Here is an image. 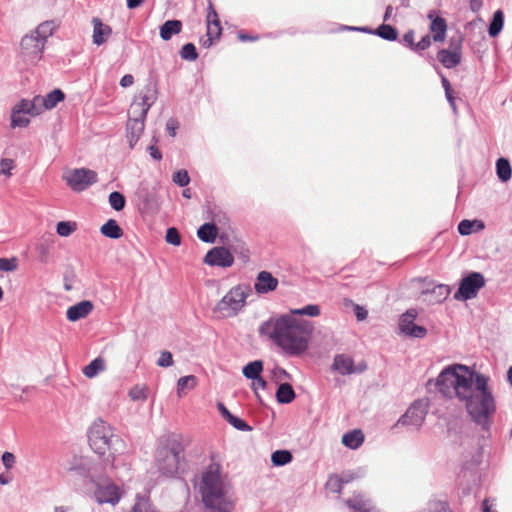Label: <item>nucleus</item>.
I'll return each mask as SVG.
<instances>
[{"instance_id":"1","label":"nucleus","mask_w":512,"mask_h":512,"mask_svg":"<svg viewBox=\"0 0 512 512\" xmlns=\"http://www.w3.org/2000/svg\"><path fill=\"white\" fill-rule=\"evenodd\" d=\"M437 390L447 398L464 403L474 422L486 428L496 411V404L488 388L487 378L462 364L444 368L436 379Z\"/></svg>"},{"instance_id":"2","label":"nucleus","mask_w":512,"mask_h":512,"mask_svg":"<svg viewBox=\"0 0 512 512\" xmlns=\"http://www.w3.org/2000/svg\"><path fill=\"white\" fill-rule=\"evenodd\" d=\"M314 330L310 321L297 319L290 314L264 322L259 332L267 336L286 354L297 356L304 353Z\"/></svg>"},{"instance_id":"3","label":"nucleus","mask_w":512,"mask_h":512,"mask_svg":"<svg viewBox=\"0 0 512 512\" xmlns=\"http://www.w3.org/2000/svg\"><path fill=\"white\" fill-rule=\"evenodd\" d=\"M205 506L217 512H230L232 503L226 499V488L218 463H211L203 473L200 487Z\"/></svg>"},{"instance_id":"4","label":"nucleus","mask_w":512,"mask_h":512,"mask_svg":"<svg viewBox=\"0 0 512 512\" xmlns=\"http://www.w3.org/2000/svg\"><path fill=\"white\" fill-rule=\"evenodd\" d=\"M112 427L103 420L95 421L89 429L88 439L91 449L103 458V462L115 466L116 457L111 452L113 441Z\"/></svg>"},{"instance_id":"5","label":"nucleus","mask_w":512,"mask_h":512,"mask_svg":"<svg viewBox=\"0 0 512 512\" xmlns=\"http://www.w3.org/2000/svg\"><path fill=\"white\" fill-rule=\"evenodd\" d=\"M248 293L245 288L237 285L232 287L227 294L216 304L213 313L217 318H230L238 314L245 306Z\"/></svg>"},{"instance_id":"6","label":"nucleus","mask_w":512,"mask_h":512,"mask_svg":"<svg viewBox=\"0 0 512 512\" xmlns=\"http://www.w3.org/2000/svg\"><path fill=\"white\" fill-rule=\"evenodd\" d=\"M183 458V450L180 447H162L156 456L158 469L165 476H173L178 473Z\"/></svg>"},{"instance_id":"7","label":"nucleus","mask_w":512,"mask_h":512,"mask_svg":"<svg viewBox=\"0 0 512 512\" xmlns=\"http://www.w3.org/2000/svg\"><path fill=\"white\" fill-rule=\"evenodd\" d=\"M155 91L152 87L146 86L135 97L128 110V119L145 121L146 115L155 101Z\"/></svg>"},{"instance_id":"8","label":"nucleus","mask_w":512,"mask_h":512,"mask_svg":"<svg viewBox=\"0 0 512 512\" xmlns=\"http://www.w3.org/2000/svg\"><path fill=\"white\" fill-rule=\"evenodd\" d=\"M428 412V402L420 399L414 401L407 409L405 414L393 426L394 429L399 426H407L418 429L425 420Z\"/></svg>"},{"instance_id":"9","label":"nucleus","mask_w":512,"mask_h":512,"mask_svg":"<svg viewBox=\"0 0 512 512\" xmlns=\"http://www.w3.org/2000/svg\"><path fill=\"white\" fill-rule=\"evenodd\" d=\"M484 285L485 279L483 275L478 272H472L461 280L459 288L454 294V298L457 300L474 298Z\"/></svg>"},{"instance_id":"10","label":"nucleus","mask_w":512,"mask_h":512,"mask_svg":"<svg viewBox=\"0 0 512 512\" xmlns=\"http://www.w3.org/2000/svg\"><path fill=\"white\" fill-rule=\"evenodd\" d=\"M462 43V36L459 34L454 35L450 39L449 48L442 49L438 52L437 58L444 67L454 68L460 63L462 56Z\"/></svg>"},{"instance_id":"11","label":"nucleus","mask_w":512,"mask_h":512,"mask_svg":"<svg viewBox=\"0 0 512 512\" xmlns=\"http://www.w3.org/2000/svg\"><path fill=\"white\" fill-rule=\"evenodd\" d=\"M121 488L111 480L99 482L96 484L94 496L99 504L116 505L122 498Z\"/></svg>"},{"instance_id":"12","label":"nucleus","mask_w":512,"mask_h":512,"mask_svg":"<svg viewBox=\"0 0 512 512\" xmlns=\"http://www.w3.org/2000/svg\"><path fill=\"white\" fill-rule=\"evenodd\" d=\"M331 369L340 375L358 374L367 369V363L364 360L355 363L350 355L342 353L334 356Z\"/></svg>"},{"instance_id":"13","label":"nucleus","mask_w":512,"mask_h":512,"mask_svg":"<svg viewBox=\"0 0 512 512\" xmlns=\"http://www.w3.org/2000/svg\"><path fill=\"white\" fill-rule=\"evenodd\" d=\"M67 184L74 191H83L90 185L97 182V173L90 169H75L71 171L66 177Z\"/></svg>"},{"instance_id":"14","label":"nucleus","mask_w":512,"mask_h":512,"mask_svg":"<svg viewBox=\"0 0 512 512\" xmlns=\"http://www.w3.org/2000/svg\"><path fill=\"white\" fill-rule=\"evenodd\" d=\"M45 42L42 34H25L20 42L22 54L30 60L39 59Z\"/></svg>"},{"instance_id":"15","label":"nucleus","mask_w":512,"mask_h":512,"mask_svg":"<svg viewBox=\"0 0 512 512\" xmlns=\"http://www.w3.org/2000/svg\"><path fill=\"white\" fill-rule=\"evenodd\" d=\"M416 316L417 313L415 310H408L401 316L399 328L402 333L408 336L423 338L426 336L427 330L425 327L416 325L414 323Z\"/></svg>"},{"instance_id":"16","label":"nucleus","mask_w":512,"mask_h":512,"mask_svg":"<svg viewBox=\"0 0 512 512\" xmlns=\"http://www.w3.org/2000/svg\"><path fill=\"white\" fill-rule=\"evenodd\" d=\"M204 262L210 266L230 267L234 257L228 249L214 247L206 254Z\"/></svg>"},{"instance_id":"17","label":"nucleus","mask_w":512,"mask_h":512,"mask_svg":"<svg viewBox=\"0 0 512 512\" xmlns=\"http://www.w3.org/2000/svg\"><path fill=\"white\" fill-rule=\"evenodd\" d=\"M279 281L271 272L263 270L257 274L254 283V289L257 294H268L277 289Z\"/></svg>"},{"instance_id":"18","label":"nucleus","mask_w":512,"mask_h":512,"mask_svg":"<svg viewBox=\"0 0 512 512\" xmlns=\"http://www.w3.org/2000/svg\"><path fill=\"white\" fill-rule=\"evenodd\" d=\"M401 41L415 51H423L431 44L429 34H402Z\"/></svg>"},{"instance_id":"19","label":"nucleus","mask_w":512,"mask_h":512,"mask_svg":"<svg viewBox=\"0 0 512 512\" xmlns=\"http://www.w3.org/2000/svg\"><path fill=\"white\" fill-rule=\"evenodd\" d=\"M93 310V303L89 300L81 301L68 308L66 316L69 321L75 322L87 317Z\"/></svg>"},{"instance_id":"20","label":"nucleus","mask_w":512,"mask_h":512,"mask_svg":"<svg viewBox=\"0 0 512 512\" xmlns=\"http://www.w3.org/2000/svg\"><path fill=\"white\" fill-rule=\"evenodd\" d=\"M65 98L64 93L60 89H55L48 93L46 96H36V102L39 103L42 112L45 110L53 109L57 104Z\"/></svg>"},{"instance_id":"21","label":"nucleus","mask_w":512,"mask_h":512,"mask_svg":"<svg viewBox=\"0 0 512 512\" xmlns=\"http://www.w3.org/2000/svg\"><path fill=\"white\" fill-rule=\"evenodd\" d=\"M144 122L145 121L128 119L127 126H126V132H127V139L129 141L131 148H133V146L140 139V137L144 131V127H145Z\"/></svg>"},{"instance_id":"22","label":"nucleus","mask_w":512,"mask_h":512,"mask_svg":"<svg viewBox=\"0 0 512 512\" xmlns=\"http://www.w3.org/2000/svg\"><path fill=\"white\" fill-rule=\"evenodd\" d=\"M13 108L22 114H27L30 116H37L42 113L39 103L36 102V96L32 100L22 99Z\"/></svg>"},{"instance_id":"23","label":"nucleus","mask_w":512,"mask_h":512,"mask_svg":"<svg viewBox=\"0 0 512 512\" xmlns=\"http://www.w3.org/2000/svg\"><path fill=\"white\" fill-rule=\"evenodd\" d=\"M206 22L207 32H222L223 27L211 1L208 3Z\"/></svg>"},{"instance_id":"24","label":"nucleus","mask_w":512,"mask_h":512,"mask_svg":"<svg viewBox=\"0 0 512 512\" xmlns=\"http://www.w3.org/2000/svg\"><path fill=\"white\" fill-rule=\"evenodd\" d=\"M106 369L105 360L101 357H97L92 360L88 365L83 367L82 372L85 377L91 379L97 376L100 372Z\"/></svg>"},{"instance_id":"25","label":"nucleus","mask_w":512,"mask_h":512,"mask_svg":"<svg viewBox=\"0 0 512 512\" xmlns=\"http://www.w3.org/2000/svg\"><path fill=\"white\" fill-rule=\"evenodd\" d=\"M101 233L111 239H119L123 236V230L114 219H109L100 228Z\"/></svg>"},{"instance_id":"26","label":"nucleus","mask_w":512,"mask_h":512,"mask_svg":"<svg viewBox=\"0 0 512 512\" xmlns=\"http://www.w3.org/2000/svg\"><path fill=\"white\" fill-rule=\"evenodd\" d=\"M218 235V228L211 223H205L197 231L200 240L207 243H213Z\"/></svg>"},{"instance_id":"27","label":"nucleus","mask_w":512,"mask_h":512,"mask_svg":"<svg viewBox=\"0 0 512 512\" xmlns=\"http://www.w3.org/2000/svg\"><path fill=\"white\" fill-rule=\"evenodd\" d=\"M364 441V435L361 430H353L345 433L342 437V443L348 448L356 449Z\"/></svg>"},{"instance_id":"28","label":"nucleus","mask_w":512,"mask_h":512,"mask_svg":"<svg viewBox=\"0 0 512 512\" xmlns=\"http://www.w3.org/2000/svg\"><path fill=\"white\" fill-rule=\"evenodd\" d=\"M484 223L480 220H462L458 225V232L461 235H469L473 232L484 229Z\"/></svg>"},{"instance_id":"29","label":"nucleus","mask_w":512,"mask_h":512,"mask_svg":"<svg viewBox=\"0 0 512 512\" xmlns=\"http://www.w3.org/2000/svg\"><path fill=\"white\" fill-rule=\"evenodd\" d=\"M197 385V378L194 375L181 377L177 382V394L179 397L186 395L187 391L194 389Z\"/></svg>"},{"instance_id":"30","label":"nucleus","mask_w":512,"mask_h":512,"mask_svg":"<svg viewBox=\"0 0 512 512\" xmlns=\"http://www.w3.org/2000/svg\"><path fill=\"white\" fill-rule=\"evenodd\" d=\"M276 398L279 403L288 404L295 398L293 387L289 383H283L278 387Z\"/></svg>"},{"instance_id":"31","label":"nucleus","mask_w":512,"mask_h":512,"mask_svg":"<svg viewBox=\"0 0 512 512\" xmlns=\"http://www.w3.org/2000/svg\"><path fill=\"white\" fill-rule=\"evenodd\" d=\"M428 294L431 296V300L441 303L449 296L450 288L448 285L439 284L429 290Z\"/></svg>"},{"instance_id":"32","label":"nucleus","mask_w":512,"mask_h":512,"mask_svg":"<svg viewBox=\"0 0 512 512\" xmlns=\"http://www.w3.org/2000/svg\"><path fill=\"white\" fill-rule=\"evenodd\" d=\"M263 371V363L260 360H256L253 362H249L247 365L243 368V375L248 379L257 378L258 376H261V373Z\"/></svg>"},{"instance_id":"33","label":"nucleus","mask_w":512,"mask_h":512,"mask_svg":"<svg viewBox=\"0 0 512 512\" xmlns=\"http://www.w3.org/2000/svg\"><path fill=\"white\" fill-rule=\"evenodd\" d=\"M496 169L499 179L503 182H506L511 178L512 170L507 159L499 158L496 163Z\"/></svg>"},{"instance_id":"34","label":"nucleus","mask_w":512,"mask_h":512,"mask_svg":"<svg viewBox=\"0 0 512 512\" xmlns=\"http://www.w3.org/2000/svg\"><path fill=\"white\" fill-rule=\"evenodd\" d=\"M149 389L146 385H136L129 390V397L132 401H145L148 398Z\"/></svg>"},{"instance_id":"35","label":"nucleus","mask_w":512,"mask_h":512,"mask_svg":"<svg viewBox=\"0 0 512 512\" xmlns=\"http://www.w3.org/2000/svg\"><path fill=\"white\" fill-rule=\"evenodd\" d=\"M292 454L287 450H277L273 452L271 461L275 466H283L290 463Z\"/></svg>"},{"instance_id":"36","label":"nucleus","mask_w":512,"mask_h":512,"mask_svg":"<svg viewBox=\"0 0 512 512\" xmlns=\"http://www.w3.org/2000/svg\"><path fill=\"white\" fill-rule=\"evenodd\" d=\"M25 115L13 108L11 111V127H27L30 121Z\"/></svg>"},{"instance_id":"37","label":"nucleus","mask_w":512,"mask_h":512,"mask_svg":"<svg viewBox=\"0 0 512 512\" xmlns=\"http://www.w3.org/2000/svg\"><path fill=\"white\" fill-rule=\"evenodd\" d=\"M428 17L431 19L430 32H446L447 24L444 18L434 16L432 12L429 13Z\"/></svg>"},{"instance_id":"38","label":"nucleus","mask_w":512,"mask_h":512,"mask_svg":"<svg viewBox=\"0 0 512 512\" xmlns=\"http://www.w3.org/2000/svg\"><path fill=\"white\" fill-rule=\"evenodd\" d=\"M294 315H307L310 317H317L320 315V307L316 304L307 305L301 309H292L291 314Z\"/></svg>"},{"instance_id":"39","label":"nucleus","mask_w":512,"mask_h":512,"mask_svg":"<svg viewBox=\"0 0 512 512\" xmlns=\"http://www.w3.org/2000/svg\"><path fill=\"white\" fill-rule=\"evenodd\" d=\"M130 512H155L148 498L137 497L136 502Z\"/></svg>"},{"instance_id":"40","label":"nucleus","mask_w":512,"mask_h":512,"mask_svg":"<svg viewBox=\"0 0 512 512\" xmlns=\"http://www.w3.org/2000/svg\"><path fill=\"white\" fill-rule=\"evenodd\" d=\"M109 203L116 211H121L125 207V197L120 192L114 191L109 195Z\"/></svg>"},{"instance_id":"41","label":"nucleus","mask_w":512,"mask_h":512,"mask_svg":"<svg viewBox=\"0 0 512 512\" xmlns=\"http://www.w3.org/2000/svg\"><path fill=\"white\" fill-rule=\"evenodd\" d=\"M77 229L75 222L61 221L57 224L56 231L62 237L71 235Z\"/></svg>"},{"instance_id":"42","label":"nucleus","mask_w":512,"mask_h":512,"mask_svg":"<svg viewBox=\"0 0 512 512\" xmlns=\"http://www.w3.org/2000/svg\"><path fill=\"white\" fill-rule=\"evenodd\" d=\"M180 56L187 61H195L198 58L196 47L192 43L185 44L180 50Z\"/></svg>"},{"instance_id":"43","label":"nucleus","mask_w":512,"mask_h":512,"mask_svg":"<svg viewBox=\"0 0 512 512\" xmlns=\"http://www.w3.org/2000/svg\"><path fill=\"white\" fill-rule=\"evenodd\" d=\"M504 14L501 10L494 13L493 20L490 23L488 32H500L503 28Z\"/></svg>"},{"instance_id":"44","label":"nucleus","mask_w":512,"mask_h":512,"mask_svg":"<svg viewBox=\"0 0 512 512\" xmlns=\"http://www.w3.org/2000/svg\"><path fill=\"white\" fill-rule=\"evenodd\" d=\"M172 180L175 184H177L180 187L187 186L190 182V177H189L188 171L185 169H180V170L176 171L173 174Z\"/></svg>"},{"instance_id":"45","label":"nucleus","mask_w":512,"mask_h":512,"mask_svg":"<svg viewBox=\"0 0 512 512\" xmlns=\"http://www.w3.org/2000/svg\"><path fill=\"white\" fill-rule=\"evenodd\" d=\"M344 29L354 30L357 32H396V30L391 25L384 24V23L374 30L367 28V27L357 28V27H347V26H345Z\"/></svg>"},{"instance_id":"46","label":"nucleus","mask_w":512,"mask_h":512,"mask_svg":"<svg viewBox=\"0 0 512 512\" xmlns=\"http://www.w3.org/2000/svg\"><path fill=\"white\" fill-rule=\"evenodd\" d=\"M15 168V161L10 158H3L0 160V174L6 177L12 176V170Z\"/></svg>"},{"instance_id":"47","label":"nucleus","mask_w":512,"mask_h":512,"mask_svg":"<svg viewBox=\"0 0 512 512\" xmlns=\"http://www.w3.org/2000/svg\"><path fill=\"white\" fill-rule=\"evenodd\" d=\"M182 22L180 20H168L160 28V32H181Z\"/></svg>"},{"instance_id":"48","label":"nucleus","mask_w":512,"mask_h":512,"mask_svg":"<svg viewBox=\"0 0 512 512\" xmlns=\"http://www.w3.org/2000/svg\"><path fill=\"white\" fill-rule=\"evenodd\" d=\"M165 239L167 243L172 244L174 246H179L181 243L180 234L178 230L174 227H171L167 230Z\"/></svg>"},{"instance_id":"49","label":"nucleus","mask_w":512,"mask_h":512,"mask_svg":"<svg viewBox=\"0 0 512 512\" xmlns=\"http://www.w3.org/2000/svg\"><path fill=\"white\" fill-rule=\"evenodd\" d=\"M18 263L16 258H0V271H15Z\"/></svg>"},{"instance_id":"50","label":"nucleus","mask_w":512,"mask_h":512,"mask_svg":"<svg viewBox=\"0 0 512 512\" xmlns=\"http://www.w3.org/2000/svg\"><path fill=\"white\" fill-rule=\"evenodd\" d=\"M228 422L240 431H250L252 428L242 419L232 415Z\"/></svg>"},{"instance_id":"51","label":"nucleus","mask_w":512,"mask_h":512,"mask_svg":"<svg viewBox=\"0 0 512 512\" xmlns=\"http://www.w3.org/2000/svg\"><path fill=\"white\" fill-rule=\"evenodd\" d=\"M59 27V23L55 20L45 21L38 26L36 32H54Z\"/></svg>"},{"instance_id":"52","label":"nucleus","mask_w":512,"mask_h":512,"mask_svg":"<svg viewBox=\"0 0 512 512\" xmlns=\"http://www.w3.org/2000/svg\"><path fill=\"white\" fill-rule=\"evenodd\" d=\"M326 485L331 491L339 493L342 489V480L338 476H331Z\"/></svg>"},{"instance_id":"53","label":"nucleus","mask_w":512,"mask_h":512,"mask_svg":"<svg viewBox=\"0 0 512 512\" xmlns=\"http://www.w3.org/2000/svg\"><path fill=\"white\" fill-rule=\"evenodd\" d=\"M157 364L161 367H169L173 364L172 354L168 351H164L161 353Z\"/></svg>"},{"instance_id":"54","label":"nucleus","mask_w":512,"mask_h":512,"mask_svg":"<svg viewBox=\"0 0 512 512\" xmlns=\"http://www.w3.org/2000/svg\"><path fill=\"white\" fill-rule=\"evenodd\" d=\"M1 460L6 469H11L16 462L14 454L7 451L2 454Z\"/></svg>"},{"instance_id":"55","label":"nucleus","mask_w":512,"mask_h":512,"mask_svg":"<svg viewBox=\"0 0 512 512\" xmlns=\"http://www.w3.org/2000/svg\"><path fill=\"white\" fill-rule=\"evenodd\" d=\"M251 380H252L251 387H252L253 391L255 392V394L258 396V391L264 390L266 388L267 383L261 376H258L257 378H253Z\"/></svg>"},{"instance_id":"56","label":"nucleus","mask_w":512,"mask_h":512,"mask_svg":"<svg viewBox=\"0 0 512 512\" xmlns=\"http://www.w3.org/2000/svg\"><path fill=\"white\" fill-rule=\"evenodd\" d=\"M36 251L39 255V259L41 262L46 263L48 261L49 251L47 246L44 244H40L36 247Z\"/></svg>"},{"instance_id":"57","label":"nucleus","mask_w":512,"mask_h":512,"mask_svg":"<svg viewBox=\"0 0 512 512\" xmlns=\"http://www.w3.org/2000/svg\"><path fill=\"white\" fill-rule=\"evenodd\" d=\"M354 310H355V315H356L357 320L363 321V320H365L367 318L368 312L362 306H360L358 304H355L354 305Z\"/></svg>"},{"instance_id":"58","label":"nucleus","mask_w":512,"mask_h":512,"mask_svg":"<svg viewBox=\"0 0 512 512\" xmlns=\"http://www.w3.org/2000/svg\"><path fill=\"white\" fill-rule=\"evenodd\" d=\"M149 150V154L152 158H154L155 160H161L162 159V153L160 152V150L154 146V145H151L149 146L148 148Z\"/></svg>"},{"instance_id":"59","label":"nucleus","mask_w":512,"mask_h":512,"mask_svg":"<svg viewBox=\"0 0 512 512\" xmlns=\"http://www.w3.org/2000/svg\"><path fill=\"white\" fill-rule=\"evenodd\" d=\"M133 82H134V77L130 74H126L120 80V85L122 87H129L133 84Z\"/></svg>"},{"instance_id":"60","label":"nucleus","mask_w":512,"mask_h":512,"mask_svg":"<svg viewBox=\"0 0 512 512\" xmlns=\"http://www.w3.org/2000/svg\"><path fill=\"white\" fill-rule=\"evenodd\" d=\"M217 407L223 418L228 421L232 416L230 411L226 408V406L223 403H218Z\"/></svg>"},{"instance_id":"61","label":"nucleus","mask_w":512,"mask_h":512,"mask_svg":"<svg viewBox=\"0 0 512 512\" xmlns=\"http://www.w3.org/2000/svg\"><path fill=\"white\" fill-rule=\"evenodd\" d=\"M107 34H93V43L96 45H101L107 41Z\"/></svg>"},{"instance_id":"62","label":"nucleus","mask_w":512,"mask_h":512,"mask_svg":"<svg viewBox=\"0 0 512 512\" xmlns=\"http://www.w3.org/2000/svg\"><path fill=\"white\" fill-rule=\"evenodd\" d=\"M93 24H94V31L93 32H105L104 29H103L104 24L101 22L100 19L94 18L93 19Z\"/></svg>"},{"instance_id":"63","label":"nucleus","mask_w":512,"mask_h":512,"mask_svg":"<svg viewBox=\"0 0 512 512\" xmlns=\"http://www.w3.org/2000/svg\"><path fill=\"white\" fill-rule=\"evenodd\" d=\"M176 128H177V124L174 120L171 119L167 122V129L172 137H174L176 134V132H175Z\"/></svg>"},{"instance_id":"64","label":"nucleus","mask_w":512,"mask_h":512,"mask_svg":"<svg viewBox=\"0 0 512 512\" xmlns=\"http://www.w3.org/2000/svg\"><path fill=\"white\" fill-rule=\"evenodd\" d=\"M445 95H446V98H447L448 102L450 103L452 108L455 110L456 109V104H455V98L452 95V89L448 90V92H445Z\"/></svg>"}]
</instances>
